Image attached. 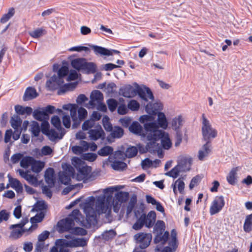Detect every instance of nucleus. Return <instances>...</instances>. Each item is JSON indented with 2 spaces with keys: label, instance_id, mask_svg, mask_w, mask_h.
<instances>
[{
  "label": "nucleus",
  "instance_id": "1",
  "mask_svg": "<svg viewBox=\"0 0 252 252\" xmlns=\"http://www.w3.org/2000/svg\"><path fill=\"white\" fill-rule=\"evenodd\" d=\"M135 89L130 85H127L121 87L120 94L125 97L131 98L137 94L141 100V105L145 108L148 114H155L160 109V105L157 103H152L148 102L150 99L153 101L154 99L153 94L150 89L145 86L141 87L136 83H134Z\"/></svg>",
  "mask_w": 252,
  "mask_h": 252
},
{
  "label": "nucleus",
  "instance_id": "2",
  "mask_svg": "<svg viewBox=\"0 0 252 252\" xmlns=\"http://www.w3.org/2000/svg\"><path fill=\"white\" fill-rule=\"evenodd\" d=\"M81 216L78 209H74L64 219L61 220L58 223V226L62 231H68L71 230L74 224V221H80V217Z\"/></svg>",
  "mask_w": 252,
  "mask_h": 252
},
{
  "label": "nucleus",
  "instance_id": "3",
  "mask_svg": "<svg viewBox=\"0 0 252 252\" xmlns=\"http://www.w3.org/2000/svg\"><path fill=\"white\" fill-rule=\"evenodd\" d=\"M202 133L203 140L206 142L211 143V138L213 139L217 136V131L213 128L209 121L205 117V114L202 115Z\"/></svg>",
  "mask_w": 252,
  "mask_h": 252
},
{
  "label": "nucleus",
  "instance_id": "4",
  "mask_svg": "<svg viewBox=\"0 0 252 252\" xmlns=\"http://www.w3.org/2000/svg\"><path fill=\"white\" fill-rule=\"evenodd\" d=\"M152 238V234L150 233L141 232L135 234L134 240L139 246L135 248L134 252H146L145 249L150 244Z\"/></svg>",
  "mask_w": 252,
  "mask_h": 252
},
{
  "label": "nucleus",
  "instance_id": "5",
  "mask_svg": "<svg viewBox=\"0 0 252 252\" xmlns=\"http://www.w3.org/2000/svg\"><path fill=\"white\" fill-rule=\"evenodd\" d=\"M94 197H90V201L85 204L84 212L86 214V221L89 225L94 224L96 223V210L94 208Z\"/></svg>",
  "mask_w": 252,
  "mask_h": 252
},
{
  "label": "nucleus",
  "instance_id": "6",
  "mask_svg": "<svg viewBox=\"0 0 252 252\" xmlns=\"http://www.w3.org/2000/svg\"><path fill=\"white\" fill-rule=\"evenodd\" d=\"M145 130L149 132L147 135V139H151L152 137L158 136L161 138L163 135L164 131L161 130H158V126L156 122H150L145 123L144 125Z\"/></svg>",
  "mask_w": 252,
  "mask_h": 252
},
{
  "label": "nucleus",
  "instance_id": "7",
  "mask_svg": "<svg viewBox=\"0 0 252 252\" xmlns=\"http://www.w3.org/2000/svg\"><path fill=\"white\" fill-rule=\"evenodd\" d=\"M225 205L224 199L223 196H217L215 197L210 208L211 215H215L219 213Z\"/></svg>",
  "mask_w": 252,
  "mask_h": 252
},
{
  "label": "nucleus",
  "instance_id": "8",
  "mask_svg": "<svg viewBox=\"0 0 252 252\" xmlns=\"http://www.w3.org/2000/svg\"><path fill=\"white\" fill-rule=\"evenodd\" d=\"M95 209L98 214L109 213L111 212V208L108 205L105 204V197L99 196L95 202Z\"/></svg>",
  "mask_w": 252,
  "mask_h": 252
},
{
  "label": "nucleus",
  "instance_id": "9",
  "mask_svg": "<svg viewBox=\"0 0 252 252\" xmlns=\"http://www.w3.org/2000/svg\"><path fill=\"white\" fill-rule=\"evenodd\" d=\"M103 100V94L98 90L92 91L90 95V100L89 105L91 108H94L97 103L102 102Z\"/></svg>",
  "mask_w": 252,
  "mask_h": 252
},
{
  "label": "nucleus",
  "instance_id": "10",
  "mask_svg": "<svg viewBox=\"0 0 252 252\" xmlns=\"http://www.w3.org/2000/svg\"><path fill=\"white\" fill-rule=\"evenodd\" d=\"M88 133L90 138L94 141L100 138L104 139L105 136V132L100 125H97L94 129H90Z\"/></svg>",
  "mask_w": 252,
  "mask_h": 252
},
{
  "label": "nucleus",
  "instance_id": "11",
  "mask_svg": "<svg viewBox=\"0 0 252 252\" xmlns=\"http://www.w3.org/2000/svg\"><path fill=\"white\" fill-rule=\"evenodd\" d=\"M95 53V55H100L103 56H111L113 53L120 54V52L116 50H108L105 48L97 46V45H90Z\"/></svg>",
  "mask_w": 252,
  "mask_h": 252
},
{
  "label": "nucleus",
  "instance_id": "12",
  "mask_svg": "<svg viewBox=\"0 0 252 252\" xmlns=\"http://www.w3.org/2000/svg\"><path fill=\"white\" fill-rule=\"evenodd\" d=\"M161 138H158V136L152 137L151 139H147L149 142L147 143V148L149 150V152L151 153H155L161 151V148L159 144L157 143V141L160 139Z\"/></svg>",
  "mask_w": 252,
  "mask_h": 252
},
{
  "label": "nucleus",
  "instance_id": "13",
  "mask_svg": "<svg viewBox=\"0 0 252 252\" xmlns=\"http://www.w3.org/2000/svg\"><path fill=\"white\" fill-rule=\"evenodd\" d=\"M67 168V171L69 173L63 171L59 174V180L60 182L65 185L70 184L71 182V175H73L74 173V169L71 166L68 165Z\"/></svg>",
  "mask_w": 252,
  "mask_h": 252
},
{
  "label": "nucleus",
  "instance_id": "14",
  "mask_svg": "<svg viewBox=\"0 0 252 252\" xmlns=\"http://www.w3.org/2000/svg\"><path fill=\"white\" fill-rule=\"evenodd\" d=\"M160 105V109L158 111V112L155 114H151V115H156L158 114V127H161L163 129H166L168 126V123L167 119L166 118L165 114L162 112H159V111L161 110L162 109V105L160 103H158Z\"/></svg>",
  "mask_w": 252,
  "mask_h": 252
},
{
  "label": "nucleus",
  "instance_id": "15",
  "mask_svg": "<svg viewBox=\"0 0 252 252\" xmlns=\"http://www.w3.org/2000/svg\"><path fill=\"white\" fill-rule=\"evenodd\" d=\"M54 170L52 168H48L45 172V180L50 188L55 186V179L54 178Z\"/></svg>",
  "mask_w": 252,
  "mask_h": 252
},
{
  "label": "nucleus",
  "instance_id": "16",
  "mask_svg": "<svg viewBox=\"0 0 252 252\" xmlns=\"http://www.w3.org/2000/svg\"><path fill=\"white\" fill-rule=\"evenodd\" d=\"M191 163V159L186 157H182L179 161L178 166L180 170L182 171H189Z\"/></svg>",
  "mask_w": 252,
  "mask_h": 252
},
{
  "label": "nucleus",
  "instance_id": "17",
  "mask_svg": "<svg viewBox=\"0 0 252 252\" xmlns=\"http://www.w3.org/2000/svg\"><path fill=\"white\" fill-rule=\"evenodd\" d=\"M211 143L206 142L198 152V159L200 160H203L204 158L207 157L209 154L211 152Z\"/></svg>",
  "mask_w": 252,
  "mask_h": 252
},
{
  "label": "nucleus",
  "instance_id": "18",
  "mask_svg": "<svg viewBox=\"0 0 252 252\" xmlns=\"http://www.w3.org/2000/svg\"><path fill=\"white\" fill-rule=\"evenodd\" d=\"M38 95V94L34 88L29 87L25 92L23 100L24 101L32 100L36 98Z\"/></svg>",
  "mask_w": 252,
  "mask_h": 252
},
{
  "label": "nucleus",
  "instance_id": "19",
  "mask_svg": "<svg viewBox=\"0 0 252 252\" xmlns=\"http://www.w3.org/2000/svg\"><path fill=\"white\" fill-rule=\"evenodd\" d=\"M238 167L233 168L226 177V180L229 184L234 186L237 183V171Z\"/></svg>",
  "mask_w": 252,
  "mask_h": 252
},
{
  "label": "nucleus",
  "instance_id": "20",
  "mask_svg": "<svg viewBox=\"0 0 252 252\" xmlns=\"http://www.w3.org/2000/svg\"><path fill=\"white\" fill-rule=\"evenodd\" d=\"M129 130L132 133L139 136H144L146 134L144 132L142 127L137 122H133L129 126Z\"/></svg>",
  "mask_w": 252,
  "mask_h": 252
},
{
  "label": "nucleus",
  "instance_id": "21",
  "mask_svg": "<svg viewBox=\"0 0 252 252\" xmlns=\"http://www.w3.org/2000/svg\"><path fill=\"white\" fill-rule=\"evenodd\" d=\"M156 219V214L154 211H150L145 217V225L147 227L151 228L154 224Z\"/></svg>",
  "mask_w": 252,
  "mask_h": 252
},
{
  "label": "nucleus",
  "instance_id": "22",
  "mask_svg": "<svg viewBox=\"0 0 252 252\" xmlns=\"http://www.w3.org/2000/svg\"><path fill=\"white\" fill-rule=\"evenodd\" d=\"M82 71L87 74L94 73L96 71V65L93 62H87L85 59Z\"/></svg>",
  "mask_w": 252,
  "mask_h": 252
},
{
  "label": "nucleus",
  "instance_id": "23",
  "mask_svg": "<svg viewBox=\"0 0 252 252\" xmlns=\"http://www.w3.org/2000/svg\"><path fill=\"white\" fill-rule=\"evenodd\" d=\"M15 110L16 113L20 115H23L24 114L30 115L32 112V109L31 107H24L19 105L15 106Z\"/></svg>",
  "mask_w": 252,
  "mask_h": 252
},
{
  "label": "nucleus",
  "instance_id": "24",
  "mask_svg": "<svg viewBox=\"0 0 252 252\" xmlns=\"http://www.w3.org/2000/svg\"><path fill=\"white\" fill-rule=\"evenodd\" d=\"M87 245L84 238H76L68 241L67 246L69 247H84Z\"/></svg>",
  "mask_w": 252,
  "mask_h": 252
},
{
  "label": "nucleus",
  "instance_id": "25",
  "mask_svg": "<svg viewBox=\"0 0 252 252\" xmlns=\"http://www.w3.org/2000/svg\"><path fill=\"white\" fill-rule=\"evenodd\" d=\"M182 117L181 116H178L173 119L171 122V126L173 129L176 132L181 131V127L182 126Z\"/></svg>",
  "mask_w": 252,
  "mask_h": 252
},
{
  "label": "nucleus",
  "instance_id": "26",
  "mask_svg": "<svg viewBox=\"0 0 252 252\" xmlns=\"http://www.w3.org/2000/svg\"><path fill=\"white\" fill-rule=\"evenodd\" d=\"M44 165V162L34 159V161H33L31 165V168L33 172L38 173L42 170Z\"/></svg>",
  "mask_w": 252,
  "mask_h": 252
},
{
  "label": "nucleus",
  "instance_id": "27",
  "mask_svg": "<svg viewBox=\"0 0 252 252\" xmlns=\"http://www.w3.org/2000/svg\"><path fill=\"white\" fill-rule=\"evenodd\" d=\"M85 59L84 58H77L73 60L71 62V66L75 69L80 71L82 70Z\"/></svg>",
  "mask_w": 252,
  "mask_h": 252
},
{
  "label": "nucleus",
  "instance_id": "28",
  "mask_svg": "<svg viewBox=\"0 0 252 252\" xmlns=\"http://www.w3.org/2000/svg\"><path fill=\"white\" fill-rule=\"evenodd\" d=\"M161 143L162 147L166 150L169 149L172 146V142L167 134L164 131L163 135L161 137Z\"/></svg>",
  "mask_w": 252,
  "mask_h": 252
},
{
  "label": "nucleus",
  "instance_id": "29",
  "mask_svg": "<svg viewBox=\"0 0 252 252\" xmlns=\"http://www.w3.org/2000/svg\"><path fill=\"white\" fill-rule=\"evenodd\" d=\"M243 228L244 230L247 233L252 230V213L246 216Z\"/></svg>",
  "mask_w": 252,
  "mask_h": 252
},
{
  "label": "nucleus",
  "instance_id": "30",
  "mask_svg": "<svg viewBox=\"0 0 252 252\" xmlns=\"http://www.w3.org/2000/svg\"><path fill=\"white\" fill-rule=\"evenodd\" d=\"M145 214H142L136 220V222L133 225L132 228L134 230H138L140 229L144 225H145Z\"/></svg>",
  "mask_w": 252,
  "mask_h": 252
},
{
  "label": "nucleus",
  "instance_id": "31",
  "mask_svg": "<svg viewBox=\"0 0 252 252\" xmlns=\"http://www.w3.org/2000/svg\"><path fill=\"white\" fill-rule=\"evenodd\" d=\"M20 161V166L24 168H28L31 166L33 161H34V158L32 157L27 156L21 158Z\"/></svg>",
  "mask_w": 252,
  "mask_h": 252
},
{
  "label": "nucleus",
  "instance_id": "32",
  "mask_svg": "<svg viewBox=\"0 0 252 252\" xmlns=\"http://www.w3.org/2000/svg\"><path fill=\"white\" fill-rule=\"evenodd\" d=\"M10 122L11 126L14 129H17L20 128L22 124V120L18 115H14L11 118Z\"/></svg>",
  "mask_w": 252,
  "mask_h": 252
},
{
  "label": "nucleus",
  "instance_id": "33",
  "mask_svg": "<svg viewBox=\"0 0 252 252\" xmlns=\"http://www.w3.org/2000/svg\"><path fill=\"white\" fill-rule=\"evenodd\" d=\"M112 167L115 170L123 171L127 167V164L121 161L116 160L112 164Z\"/></svg>",
  "mask_w": 252,
  "mask_h": 252
},
{
  "label": "nucleus",
  "instance_id": "34",
  "mask_svg": "<svg viewBox=\"0 0 252 252\" xmlns=\"http://www.w3.org/2000/svg\"><path fill=\"white\" fill-rule=\"evenodd\" d=\"M76 86V84L75 83H67L62 85L58 90V94H62L68 91L73 90Z\"/></svg>",
  "mask_w": 252,
  "mask_h": 252
},
{
  "label": "nucleus",
  "instance_id": "35",
  "mask_svg": "<svg viewBox=\"0 0 252 252\" xmlns=\"http://www.w3.org/2000/svg\"><path fill=\"white\" fill-rule=\"evenodd\" d=\"M113 152V149L112 147L106 146L99 150L97 154L100 156L105 157L112 154Z\"/></svg>",
  "mask_w": 252,
  "mask_h": 252
},
{
  "label": "nucleus",
  "instance_id": "36",
  "mask_svg": "<svg viewBox=\"0 0 252 252\" xmlns=\"http://www.w3.org/2000/svg\"><path fill=\"white\" fill-rule=\"evenodd\" d=\"M116 199L121 203L127 201L129 198V193L127 192L120 191L116 194Z\"/></svg>",
  "mask_w": 252,
  "mask_h": 252
},
{
  "label": "nucleus",
  "instance_id": "37",
  "mask_svg": "<svg viewBox=\"0 0 252 252\" xmlns=\"http://www.w3.org/2000/svg\"><path fill=\"white\" fill-rule=\"evenodd\" d=\"M76 105L75 104L74 105V106L72 108H70V115L72 119V121H73V124L72 125V126L73 127H76L78 125L80 124V121H78L76 116Z\"/></svg>",
  "mask_w": 252,
  "mask_h": 252
},
{
  "label": "nucleus",
  "instance_id": "38",
  "mask_svg": "<svg viewBox=\"0 0 252 252\" xmlns=\"http://www.w3.org/2000/svg\"><path fill=\"white\" fill-rule=\"evenodd\" d=\"M46 31L43 28H37L30 32V35L34 38H37L46 33Z\"/></svg>",
  "mask_w": 252,
  "mask_h": 252
},
{
  "label": "nucleus",
  "instance_id": "39",
  "mask_svg": "<svg viewBox=\"0 0 252 252\" xmlns=\"http://www.w3.org/2000/svg\"><path fill=\"white\" fill-rule=\"evenodd\" d=\"M60 80V76L59 75L57 76L56 75H53L50 79L49 81L47 82V85L50 89L52 90H55L57 89V86H55V83L57 82V80Z\"/></svg>",
  "mask_w": 252,
  "mask_h": 252
},
{
  "label": "nucleus",
  "instance_id": "40",
  "mask_svg": "<svg viewBox=\"0 0 252 252\" xmlns=\"http://www.w3.org/2000/svg\"><path fill=\"white\" fill-rule=\"evenodd\" d=\"M51 123L58 130H64L62 127L61 120L58 116H54L51 119Z\"/></svg>",
  "mask_w": 252,
  "mask_h": 252
},
{
  "label": "nucleus",
  "instance_id": "41",
  "mask_svg": "<svg viewBox=\"0 0 252 252\" xmlns=\"http://www.w3.org/2000/svg\"><path fill=\"white\" fill-rule=\"evenodd\" d=\"M33 116L36 120L40 121L48 119L43 109L41 111L35 110L33 112Z\"/></svg>",
  "mask_w": 252,
  "mask_h": 252
},
{
  "label": "nucleus",
  "instance_id": "42",
  "mask_svg": "<svg viewBox=\"0 0 252 252\" xmlns=\"http://www.w3.org/2000/svg\"><path fill=\"white\" fill-rule=\"evenodd\" d=\"M47 208V205L44 201H39L34 205L32 210L41 212L42 210H46Z\"/></svg>",
  "mask_w": 252,
  "mask_h": 252
},
{
  "label": "nucleus",
  "instance_id": "43",
  "mask_svg": "<svg viewBox=\"0 0 252 252\" xmlns=\"http://www.w3.org/2000/svg\"><path fill=\"white\" fill-rule=\"evenodd\" d=\"M102 123L104 129L107 131H111L113 129L112 126L109 121V118L107 116H104L102 118Z\"/></svg>",
  "mask_w": 252,
  "mask_h": 252
},
{
  "label": "nucleus",
  "instance_id": "44",
  "mask_svg": "<svg viewBox=\"0 0 252 252\" xmlns=\"http://www.w3.org/2000/svg\"><path fill=\"white\" fill-rule=\"evenodd\" d=\"M138 152L137 148L135 146L128 147L126 151V156L128 158H131L136 156Z\"/></svg>",
  "mask_w": 252,
  "mask_h": 252
},
{
  "label": "nucleus",
  "instance_id": "45",
  "mask_svg": "<svg viewBox=\"0 0 252 252\" xmlns=\"http://www.w3.org/2000/svg\"><path fill=\"white\" fill-rule=\"evenodd\" d=\"M78 172L82 176V179H87L88 178V175L90 172V170L89 167L87 166H82L79 167Z\"/></svg>",
  "mask_w": 252,
  "mask_h": 252
},
{
  "label": "nucleus",
  "instance_id": "46",
  "mask_svg": "<svg viewBox=\"0 0 252 252\" xmlns=\"http://www.w3.org/2000/svg\"><path fill=\"white\" fill-rule=\"evenodd\" d=\"M35 151L38 152L39 153V155H43V156H48L50 155L53 152V150L49 146H45L43 147L41 150L39 151L38 149H35Z\"/></svg>",
  "mask_w": 252,
  "mask_h": 252
},
{
  "label": "nucleus",
  "instance_id": "47",
  "mask_svg": "<svg viewBox=\"0 0 252 252\" xmlns=\"http://www.w3.org/2000/svg\"><path fill=\"white\" fill-rule=\"evenodd\" d=\"M181 171L178 166H176L173 168L170 171L166 172L165 175L166 176L172 177L173 178H176L179 175V173Z\"/></svg>",
  "mask_w": 252,
  "mask_h": 252
},
{
  "label": "nucleus",
  "instance_id": "48",
  "mask_svg": "<svg viewBox=\"0 0 252 252\" xmlns=\"http://www.w3.org/2000/svg\"><path fill=\"white\" fill-rule=\"evenodd\" d=\"M136 202H137L136 196H132L131 198V199L127 206L126 213L127 214H130L132 212V211L133 210V209L135 206V204L136 203Z\"/></svg>",
  "mask_w": 252,
  "mask_h": 252
},
{
  "label": "nucleus",
  "instance_id": "49",
  "mask_svg": "<svg viewBox=\"0 0 252 252\" xmlns=\"http://www.w3.org/2000/svg\"><path fill=\"white\" fill-rule=\"evenodd\" d=\"M31 131L32 134L35 136L37 137L40 131V128L38 123L37 122L33 121L32 125Z\"/></svg>",
  "mask_w": 252,
  "mask_h": 252
},
{
  "label": "nucleus",
  "instance_id": "50",
  "mask_svg": "<svg viewBox=\"0 0 252 252\" xmlns=\"http://www.w3.org/2000/svg\"><path fill=\"white\" fill-rule=\"evenodd\" d=\"M112 136L114 138H120L124 134V130L119 126H115L112 130Z\"/></svg>",
  "mask_w": 252,
  "mask_h": 252
},
{
  "label": "nucleus",
  "instance_id": "51",
  "mask_svg": "<svg viewBox=\"0 0 252 252\" xmlns=\"http://www.w3.org/2000/svg\"><path fill=\"white\" fill-rule=\"evenodd\" d=\"M116 235V232L113 230L106 231L102 234V238L105 240H109L115 237Z\"/></svg>",
  "mask_w": 252,
  "mask_h": 252
},
{
  "label": "nucleus",
  "instance_id": "52",
  "mask_svg": "<svg viewBox=\"0 0 252 252\" xmlns=\"http://www.w3.org/2000/svg\"><path fill=\"white\" fill-rule=\"evenodd\" d=\"M107 104L108 105V108L111 112H114L118 106L117 101L113 98H110L107 100Z\"/></svg>",
  "mask_w": 252,
  "mask_h": 252
},
{
  "label": "nucleus",
  "instance_id": "53",
  "mask_svg": "<svg viewBox=\"0 0 252 252\" xmlns=\"http://www.w3.org/2000/svg\"><path fill=\"white\" fill-rule=\"evenodd\" d=\"M165 228V223L163 220H158L157 221L154 227V230L155 231H159V232H162Z\"/></svg>",
  "mask_w": 252,
  "mask_h": 252
},
{
  "label": "nucleus",
  "instance_id": "54",
  "mask_svg": "<svg viewBox=\"0 0 252 252\" xmlns=\"http://www.w3.org/2000/svg\"><path fill=\"white\" fill-rule=\"evenodd\" d=\"M139 103L135 100H131L127 104V107L131 111H137L139 108Z\"/></svg>",
  "mask_w": 252,
  "mask_h": 252
},
{
  "label": "nucleus",
  "instance_id": "55",
  "mask_svg": "<svg viewBox=\"0 0 252 252\" xmlns=\"http://www.w3.org/2000/svg\"><path fill=\"white\" fill-rule=\"evenodd\" d=\"M95 123L93 120H88L85 121L82 125V129L83 130H87L93 127L94 126Z\"/></svg>",
  "mask_w": 252,
  "mask_h": 252
},
{
  "label": "nucleus",
  "instance_id": "56",
  "mask_svg": "<svg viewBox=\"0 0 252 252\" xmlns=\"http://www.w3.org/2000/svg\"><path fill=\"white\" fill-rule=\"evenodd\" d=\"M149 115H144L141 116L139 119L140 122L144 124L145 123H149L152 121L154 120L153 115H150V114H149Z\"/></svg>",
  "mask_w": 252,
  "mask_h": 252
},
{
  "label": "nucleus",
  "instance_id": "57",
  "mask_svg": "<svg viewBox=\"0 0 252 252\" xmlns=\"http://www.w3.org/2000/svg\"><path fill=\"white\" fill-rule=\"evenodd\" d=\"M201 178L199 175H196L191 180L190 183L189 185V188L190 189H192L195 186H196L199 181H200Z\"/></svg>",
  "mask_w": 252,
  "mask_h": 252
},
{
  "label": "nucleus",
  "instance_id": "58",
  "mask_svg": "<svg viewBox=\"0 0 252 252\" xmlns=\"http://www.w3.org/2000/svg\"><path fill=\"white\" fill-rule=\"evenodd\" d=\"M78 114L79 119V121H81L84 120L87 116V111L85 108L80 107L78 110Z\"/></svg>",
  "mask_w": 252,
  "mask_h": 252
},
{
  "label": "nucleus",
  "instance_id": "59",
  "mask_svg": "<svg viewBox=\"0 0 252 252\" xmlns=\"http://www.w3.org/2000/svg\"><path fill=\"white\" fill-rule=\"evenodd\" d=\"M49 127L50 126L48 122L45 121L42 123L41 125V130L42 132L45 135H46L49 130H50Z\"/></svg>",
  "mask_w": 252,
  "mask_h": 252
},
{
  "label": "nucleus",
  "instance_id": "60",
  "mask_svg": "<svg viewBox=\"0 0 252 252\" xmlns=\"http://www.w3.org/2000/svg\"><path fill=\"white\" fill-rule=\"evenodd\" d=\"M26 180L32 185L35 186H37L38 180L37 178L33 175L29 174Z\"/></svg>",
  "mask_w": 252,
  "mask_h": 252
},
{
  "label": "nucleus",
  "instance_id": "61",
  "mask_svg": "<svg viewBox=\"0 0 252 252\" xmlns=\"http://www.w3.org/2000/svg\"><path fill=\"white\" fill-rule=\"evenodd\" d=\"M182 141V131L176 132L175 146L178 147Z\"/></svg>",
  "mask_w": 252,
  "mask_h": 252
},
{
  "label": "nucleus",
  "instance_id": "62",
  "mask_svg": "<svg viewBox=\"0 0 252 252\" xmlns=\"http://www.w3.org/2000/svg\"><path fill=\"white\" fill-rule=\"evenodd\" d=\"M73 232L76 235H79L81 236L86 235L87 233V231L86 229L79 227H75L73 229Z\"/></svg>",
  "mask_w": 252,
  "mask_h": 252
},
{
  "label": "nucleus",
  "instance_id": "63",
  "mask_svg": "<svg viewBox=\"0 0 252 252\" xmlns=\"http://www.w3.org/2000/svg\"><path fill=\"white\" fill-rule=\"evenodd\" d=\"M23 155L21 153H16L13 155L11 157V161L13 163L18 162L23 158Z\"/></svg>",
  "mask_w": 252,
  "mask_h": 252
},
{
  "label": "nucleus",
  "instance_id": "64",
  "mask_svg": "<svg viewBox=\"0 0 252 252\" xmlns=\"http://www.w3.org/2000/svg\"><path fill=\"white\" fill-rule=\"evenodd\" d=\"M46 135L48 136L49 139L52 141L57 139L58 137V133L54 129H51Z\"/></svg>",
  "mask_w": 252,
  "mask_h": 252
}]
</instances>
